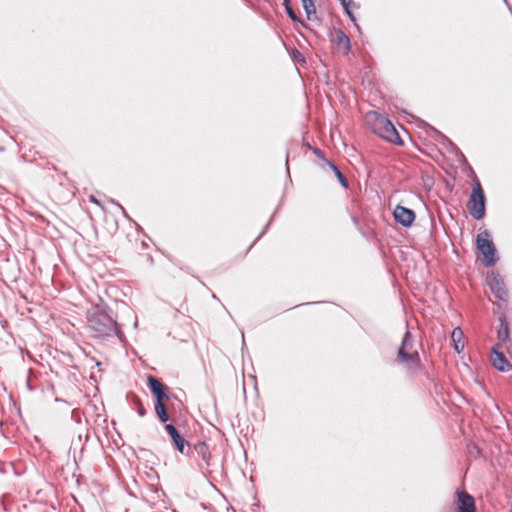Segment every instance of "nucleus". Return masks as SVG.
Returning a JSON list of instances; mask_svg holds the SVG:
<instances>
[{
    "label": "nucleus",
    "mask_w": 512,
    "mask_h": 512,
    "mask_svg": "<svg viewBox=\"0 0 512 512\" xmlns=\"http://www.w3.org/2000/svg\"><path fill=\"white\" fill-rule=\"evenodd\" d=\"M311 150H312V152H313V153H314L318 158L323 159V160H325V161L327 160V159L325 158V156H324V152H323L321 149H319V148L315 147V148H311Z\"/></svg>",
    "instance_id": "nucleus-22"
},
{
    "label": "nucleus",
    "mask_w": 512,
    "mask_h": 512,
    "mask_svg": "<svg viewBox=\"0 0 512 512\" xmlns=\"http://www.w3.org/2000/svg\"><path fill=\"white\" fill-rule=\"evenodd\" d=\"M128 397L130 398L132 405L136 408L137 414L140 417H144L147 414V410L144 407L142 400L134 393L128 394Z\"/></svg>",
    "instance_id": "nucleus-17"
},
{
    "label": "nucleus",
    "mask_w": 512,
    "mask_h": 512,
    "mask_svg": "<svg viewBox=\"0 0 512 512\" xmlns=\"http://www.w3.org/2000/svg\"><path fill=\"white\" fill-rule=\"evenodd\" d=\"M269 223L266 225V227L264 228V230H262V234L265 233V230L266 228L268 227Z\"/></svg>",
    "instance_id": "nucleus-29"
},
{
    "label": "nucleus",
    "mask_w": 512,
    "mask_h": 512,
    "mask_svg": "<svg viewBox=\"0 0 512 512\" xmlns=\"http://www.w3.org/2000/svg\"><path fill=\"white\" fill-rule=\"evenodd\" d=\"M283 5L285 7V11L288 15V17L293 21V22H299L301 23L303 26H305L304 22L297 16L296 12L293 10L291 4H290V0H283Z\"/></svg>",
    "instance_id": "nucleus-19"
},
{
    "label": "nucleus",
    "mask_w": 512,
    "mask_h": 512,
    "mask_svg": "<svg viewBox=\"0 0 512 512\" xmlns=\"http://www.w3.org/2000/svg\"><path fill=\"white\" fill-rule=\"evenodd\" d=\"M184 455L190 459H197L200 457L205 462L206 466L210 465L211 451L209 445L205 441H198L195 444L190 443Z\"/></svg>",
    "instance_id": "nucleus-8"
},
{
    "label": "nucleus",
    "mask_w": 512,
    "mask_h": 512,
    "mask_svg": "<svg viewBox=\"0 0 512 512\" xmlns=\"http://www.w3.org/2000/svg\"><path fill=\"white\" fill-rule=\"evenodd\" d=\"M456 507L458 512H476L474 498L466 491H456Z\"/></svg>",
    "instance_id": "nucleus-11"
},
{
    "label": "nucleus",
    "mask_w": 512,
    "mask_h": 512,
    "mask_svg": "<svg viewBox=\"0 0 512 512\" xmlns=\"http://www.w3.org/2000/svg\"><path fill=\"white\" fill-rule=\"evenodd\" d=\"M165 430L168 433V435L171 437V440H172V443H173L175 449L179 453L184 455L190 442L185 440L184 437L178 431V429L172 424H166Z\"/></svg>",
    "instance_id": "nucleus-9"
},
{
    "label": "nucleus",
    "mask_w": 512,
    "mask_h": 512,
    "mask_svg": "<svg viewBox=\"0 0 512 512\" xmlns=\"http://www.w3.org/2000/svg\"><path fill=\"white\" fill-rule=\"evenodd\" d=\"M487 283L497 299L501 301L508 299V291L505 288L504 280L498 272L491 271L487 275Z\"/></svg>",
    "instance_id": "nucleus-7"
},
{
    "label": "nucleus",
    "mask_w": 512,
    "mask_h": 512,
    "mask_svg": "<svg viewBox=\"0 0 512 512\" xmlns=\"http://www.w3.org/2000/svg\"><path fill=\"white\" fill-rule=\"evenodd\" d=\"M500 344L496 343L491 352L493 354L492 365L493 367L501 372H507L512 368V364L506 359L503 352L499 351Z\"/></svg>",
    "instance_id": "nucleus-12"
},
{
    "label": "nucleus",
    "mask_w": 512,
    "mask_h": 512,
    "mask_svg": "<svg viewBox=\"0 0 512 512\" xmlns=\"http://www.w3.org/2000/svg\"><path fill=\"white\" fill-rule=\"evenodd\" d=\"M450 145L453 146L454 149H458L454 144L453 142L449 141Z\"/></svg>",
    "instance_id": "nucleus-27"
},
{
    "label": "nucleus",
    "mask_w": 512,
    "mask_h": 512,
    "mask_svg": "<svg viewBox=\"0 0 512 512\" xmlns=\"http://www.w3.org/2000/svg\"><path fill=\"white\" fill-rule=\"evenodd\" d=\"M372 131L390 143L397 145L403 144V141L393 123L381 114L375 113V118L372 123Z\"/></svg>",
    "instance_id": "nucleus-3"
},
{
    "label": "nucleus",
    "mask_w": 512,
    "mask_h": 512,
    "mask_svg": "<svg viewBox=\"0 0 512 512\" xmlns=\"http://www.w3.org/2000/svg\"><path fill=\"white\" fill-rule=\"evenodd\" d=\"M394 219L403 227H410L415 220V212L412 209L397 205L393 212Z\"/></svg>",
    "instance_id": "nucleus-10"
},
{
    "label": "nucleus",
    "mask_w": 512,
    "mask_h": 512,
    "mask_svg": "<svg viewBox=\"0 0 512 512\" xmlns=\"http://www.w3.org/2000/svg\"><path fill=\"white\" fill-rule=\"evenodd\" d=\"M91 200L95 203H98V201L94 197H92Z\"/></svg>",
    "instance_id": "nucleus-28"
},
{
    "label": "nucleus",
    "mask_w": 512,
    "mask_h": 512,
    "mask_svg": "<svg viewBox=\"0 0 512 512\" xmlns=\"http://www.w3.org/2000/svg\"><path fill=\"white\" fill-rule=\"evenodd\" d=\"M476 248L483 255V263L486 267H491L498 261L497 250L490 239L489 231L484 230L476 236Z\"/></svg>",
    "instance_id": "nucleus-5"
},
{
    "label": "nucleus",
    "mask_w": 512,
    "mask_h": 512,
    "mask_svg": "<svg viewBox=\"0 0 512 512\" xmlns=\"http://www.w3.org/2000/svg\"><path fill=\"white\" fill-rule=\"evenodd\" d=\"M413 347V335L407 329L400 346L398 347L396 362L405 365L406 369L412 372L419 370L421 366L420 356L417 351L412 353L409 350Z\"/></svg>",
    "instance_id": "nucleus-2"
},
{
    "label": "nucleus",
    "mask_w": 512,
    "mask_h": 512,
    "mask_svg": "<svg viewBox=\"0 0 512 512\" xmlns=\"http://www.w3.org/2000/svg\"><path fill=\"white\" fill-rule=\"evenodd\" d=\"M146 385L156 403L168 404L171 399L176 398V396L170 392L169 387L153 375L147 376Z\"/></svg>",
    "instance_id": "nucleus-6"
},
{
    "label": "nucleus",
    "mask_w": 512,
    "mask_h": 512,
    "mask_svg": "<svg viewBox=\"0 0 512 512\" xmlns=\"http://www.w3.org/2000/svg\"><path fill=\"white\" fill-rule=\"evenodd\" d=\"M307 147L311 150L313 148L309 143H307Z\"/></svg>",
    "instance_id": "nucleus-30"
},
{
    "label": "nucleus",
    "mask_w": 512,
    "mask_h": 512,
    "mask_svg": "<svg viewBox=\"0 0 512 512\" xmlns=\"http://www.w3.org/2000/svg\"><path fill=\"white\" fill-rule=\"evenodd\" d=\"M326 163L329 165V167L334 172V174L337 177V179H338L339 183L341 184V186L343 188H348L349 182H348L346 176L340 171L338 166L334 162H332L330 160H326Z\"/></svg>",
    "instance_id": "nucleus-16"
},
{
    "label": "nucleus",
    "mask_w": 512,
    "mask_h": 512,
    "mask_svg": "<svg viewBox=\"0 0 512 512\" xmlns=\"http://www.w3.org/2000/svg\"><path fill=\"white\" fill-rule=\"evenodd\" d=\"M332 43L337 48H343L344 54H347L351 49L350 39L341 29H337L332 35Z\"/></svg>",
    "instance_id": "nucleus-13"
},
{
    "label": "nucleus",
    "mask_w": 512,
    "mask_h": 512,
    "mask_svg": "<svg viewBox=\"0 0 512 512\" xmlns=\"http://www.w3.org/2000/svg\"><path fill=\"white\" fill-rule=\"evenodd\" d=\"M291 57L293 58V60H295V61H297L299 63H305L306 62L305 57L303 56V54L299 50H297L296 48L292 49Z\"/></svg>",
    "instance_id": "nucleus-21"
},
{
    "label": "nucleus",
    "mask_w": 512,
    "mask_h": 512,
    "mask_svg": "<svg viewBox=\"0 0 512 512\" xmlns=\"http://www.w3.org/2000/svg\"><path fill=\"white\" fill-rule=\"evenodd\" d=\"M112 202H113V203H114V204H115V205H116V206H117V207L122 211L123 215H124L126 218H129V216H128V214H127L126 210L124 209V207H123L121 204H119L118 202H115V201H112Z\"/></svg>",
    "instance_id": "nucleus-24"
},
{
    "label": "nucleus",
    "mask_w": 512,
    "mask_h": 512,
    "mask_svg": "<svg viewBox=\"0 0 512 512\" xmlns=\"http://www.w3.org/2000/svg\"><path fill=\"white\" fill-rule=\"evenodd\" d=\"M344 11H345L346 15L349 17V19H350L351 21H353V22H355V21H356V18H355V16H354L353 12H352V11H351V9H350V6L345 7V8H344Z\"/></svg>",
    "instance_id": "nucleus-23"
},
{
    "label": "nucleus",
    "mask_w": 512,
    "mask_h": 512,
    "mask_svg": "<svg viewBox=\"0 0 512 512\" xmlns=\"http://www.w3.org/2000/svg\"><path fill=\"white\" fill-rule=\"evenodd\" d=\"M26 384H27V388H28L29 390H32V389H33V388H32V386H31V384H30L29 379H27V383H26Z\"/></svg>",
    "instance_id": "nucleus-26"
},
{
    "label": "nucleus",
    "mask_w": 512,
    "mask_h": 512,
    "mask_svg": "<svg viewBox=\"0 0 512 512\" xmlns=\"http://www.w3.org/2000/svg\"><path fill=\"white\" fill-rule=\"evenodd\" d=\"M308 20H312V15L316 13L314 0H301Z\"/></svg>",
    "instance_id": "nucleus-20"
},
{
    "label": "nucleus",
    "mask_w": 512,
    "mask_h": 512,
    "mask_svg": "<svg viewBox=\"0 0 512 512\" xmlns=\"http://www.w3.org/2000/svg\"><path fill=\"white\" fill-rule=\"evenodd\" d=\"M499 329L497 331L498 343L501 345L509 340V324L505 315L499 317Z\"/></svg>",
    "instance_id": "nucleus-14"
},
{
    "label": "nucleus",
    "mask_w": 512,
    "mask_h": 512,
    "mask_svg": "<svg viewBox=\"0 0 512 512\" xmlns=\"http://www.w3.org/2000/svg\"><path fill=\"white\" fill-rule=\"evenodd\" d=\"M168 404H162V403H156L154 402V410L155 414L157 416V419L164 424H167V422L170 420V415L168 412Z\"/></svg>",
    "instance_id": "nucleus-15"
},
{
    "label": "nucleus",
    "mask_w": 512,
    "mask_h": 512,
    "mask_svg": "<svg viewBox=\"0 0 512 512\" xmlns=\"http://www.w3.org/2000/svg\"><path fill=\"white\" fill-rule=\"evenodd\" d=\"M338 1L341 3L343 8L350 6V4L352 2V0H338Z\"/></svg>",
    "instance_id": "nucleus-25"
},
{
    "label": "nucleus",
    "mask_w": 512,
    "mask_h": 512,
    "mask_svg": "<svg viewBox=\"0 0 512 512\" xmlns=\"http://www.w3.org/2000/svg\"><path fill=\"white\" fill-rule=\"evenodd\" d=\"M463 337V332L460 328H455L452 331L451 338L454 342V347L457 352H460V349H463L464 344L462 343L460 346L461 339Z\"/></svg>",
    "instance_id": "nucleus-18"
},
{
    "label": "nucleus",
    "mask_w": 512,
    "mask_h": 512,
    "mask_svg": "<svg viewBox=\"0 0 512 512\" xmlns=\"http://www.w3.org/2000/svg\"><path fill=\"white\" fill-rule=\"evenodd\" d=\"M88 327L91 336L100 340L117 338L124 341L121 325L117 322L116 315L108 306H96L87 313Z\"/></svg>",
    "instance_id": "nucleus-1"
},
{
    "label": "nucleus",
    "mask_w": 512,
    "mask_h": 512,
    "mask_svg": "<svg viewBox=\"0 0 512 512\" xmlns=\"http://www.w3.org/2000/svg\"><path fill=\"white\" fill-rule=\"evenodd\" d=\"M486 197L478 179L473 183L472 193L467 203L470 215L475 220H481L485 216Z\"/></svg>",
    "instance_id": "nucleus-4"
}]
</instances>
